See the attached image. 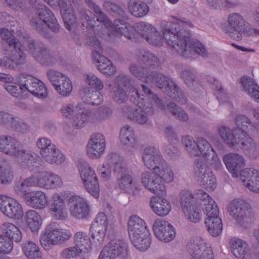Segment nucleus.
Wrapping results in <instances>:
<instances>
[{
	"label": "nucleus",
	"instance_id": "obj_1",
	"mask_svg": "<svg viewBox=\"0 0 259 259\" xmlns=\"http://www.w3.org/2000/svg\"><path fill=\"white\" fill-rule=\"evenodd\" d=\"M192 27L193 24L188 21L177 20L174 22H162L160 24L162 35L154 25L142 22L137 24L136 30L135 29V33L131 39L135 37L137 31L148 43L152 46H161L164 40L168 46L174 49L181 56L189 57L192 54L195 53L206 57L207 55V50L201 42L195 39H191L183 34L182 27Z\"/></svg>",
	"mask_w": 259,
	"mask_h": 259
},
{
	"label": "nucleus",
	"instance_id": "obj_2",
	"mask_svg": "<svg viewBox=\"0 0 259 259\" xmlns=\"http://www.w3.org/2000/svg\"><path fill=\"white\" fill-rule=\"evenodd\" d=\"M85 3L94 13L84 8L78 10L83 27L94 29L95 33L104 39H108L111 35L118 37L124 35L130 39L133 37L135 29L130 24L122 20H116L112 24L94 1L85 0Z\"/></svg>",
	"mask_w": 259,
	"mask_h": 259
},
{
	"label": "nucleus",
	"instance_id": "obj_3",
	"mask_svg": "<svg viewBox=\"0 0 259 259\" xmlns=\"http://www.w3.org/2000/svg\"><path fill=\"white\" fill-rule=\"evenodd\" d=\"M142 91L133 90L132 96L136 97L134 103L135 108L125 106L122 109V114L128 119L140 124L148 123L149 116L152 114L154 109L164 110L166 107L163 102L146 85L141 84Z\"/></svg>",
	"mask_w": 259,
	"mask_h": 259
},
{
	"label": "nucleus",
	"instance_id": "obj_4",
	"mask_svg": "<svg viewBox=\"0 0 259 259\" xmlns=\"http://www.w3.org/2000/svg\"><path fill=\"white\" fill-rule=\"evenodd\" d=\"M235 123L237 127L233 130L225 126L219 127L218 131L221 138L231 148L238 146L244 151L253 148V140L247 133L248 126L253 125L251 121L243 115H238L235 118Z\"/></svg>",
	"mask_w": 259,
	"mask_h": 259
},
{
	"label": "nucleus",
	"instance_id": "obj_5",
	"mask_svg": "<svg viewBox=\"0 0 259 259\" xmlns=\"http://www.w3.org/2000/svg\"><path fill=\"white\" fill-rule=\"evenodd\" d=\"M228 170L234 178L240 176L243 185L249 190L259 193V171L255 169L244 168L245 160L237 153H229L223 157Z\"/></svg>",
	"mask_w": 259,
	"mask_h": 259
},
{
	"label": "nucleus",
	"instance_id": "obj_6",
	"mask_svg": "<svg viewBox=\"0 0 259 259\" xmlns=\"http://www.w3.org/2000/svg\"><path fill=\"white\" fill-rule=\"evenodd\" d=\"M0 152L20 161L25 169L33 171L41 165V158L37 154L24 150L20 143L10 136H0Z\"/></svg>",
	"mask_w": 259,
	"mask_h": 259
},
{
	"label": "nucleus",
	"instance_id": "obj_7",
	"mask_svg": "<svg viewBox=\"0 0 259 259\" xmlns=\"http://www.w3.org/2000/svg\"><path fill=\"white\" fill-rule=\"evenodd\" d=\"M141 183L143 187L151 193L158 196L166 194V187L164 183H169L174 180L172 168L164 161L154 168L153 172L145 170L141 175Z\"/></svg>",
	"mask_w": 259,
	"mask_h": 259
},
{
	"label": "nucleus",
	"instance_id": "obj_8",
	"mask_svg": "<svg viewBox=\"0 0 259 259\" xmlns=\"http://www.w3.org/2000/svg\"><path fill=\"white\" fill-rule=\"evenodd\" d=\"M112 170L121 172L118 180L119 187L124 191L130 193L137 188V182L132 171L127 167L123 159L117 153H111L107 157V161L103 165L100 172L103 178L108 179Z\"/></svg>",
	"mask_w": 259,
	"mask_h": 259
},
{
	"label": "nucleus",
	"instance_id": "obj_9",
	"mask_svg": "<svg viewBox=\"0 0 259 259\" xmlns=\"http://www.w3.org/2000/svg\"><path fill=\"white\" fill-rule=\"evenodd\" d=\"M129 69L131 72L140 79L151 86H157L164 92H167L169 96L180 104L183 105L187 103L186 96L167 77L156 72H152L148 75L144 76V69L135 63L131 64Z\"/></svg>",
	"mask_w": 259,
	"mask_h": 259
},
{
	"label": "nucleus",
	"instance_id": "obj_10",
	"mask_svg": "<svg viewBox=\"0 0 259 259\" xmlns=\"http://www.w3.org/2000/svg\"><path fill=\"white\" fill-rule=\"evenodd\" d=\"M12 81L6 82L4 87L14 97L23 98L27 95L26 92L31 93L40 99H45L48 96L45 84L30 75H22L17 77L15 82Z\"/></svg>",
	"mask_w": 259,
	"mask_h": 259
},
{
	"label": "nucleus",
	"instance_id": "obj_11",
	"mask_svg": "<svg viewBox=\"0 0 259 259\" xmlns=\"http://www.w3.org/2000/svg\"><path fill=\"white\" fill-rule=\"evenodd\" d=\"M63 185V181L59 176L42 170L35 172L31 177L18 184L15 187V190L20 194L25 191L27 188L32 187L51 190L61 188Z\"/></svg>",
	"mask_w": 259,
	"mask_h": 259
},
{
	"label": "nucleus",
	"instance_id": "obj_12",
	"mask_svg": "<svg viewBox=\"0 0 259 259\" xmlns=\"http://www.w3.org/2000/svg\"><path fill=\"white\" fill-rule=\"evenodd\" d=\"M30 5L36 9L39 18H34L30 22L31 26L41 35L48 37L47 29L43 22L52 31H59L60 26L52 12L44 4L37 0H29Z\"/></svg>",
	"mask_w": 259,
	"mask_h": 259
},
{
	"label": "nucleus",
	"instance_id": "obj_13",
	"mask_svg": "<svg viewBox=\"0 0 259 259\" xmlns=\"http://www.w3.org/2000/svg\"><path fill=\"white\" fill-rule=\"evenodd\" d=\"M71 236L70 230L60 228L57 224L52 223L41 233L39 241L42 248L50 251L54 246L68 240Z\"/></svg>",
	"mask_w": 259,
	"mask_h": 259
},
{
	"label": "nucleus",
	"instance_id": "obj_14",
	"mask_svg": "<svg viewBox=\"0 0 259 259\" xmlns=\"http://www.w3.org/2000/svg\"><path fill=\"white\" fill-rule=\"evenodd\" d=\"M87 43L93 48L92 60L101 73L106 75H113L116 71V67L112 62L102 55V47L96 36L88 37Z\"/></svg>",
	"mask_w": 259,
	"mask_h": 259
},
{
	"label": "nucleus",
	"instance_id": "obj_15",
	"mask_svg": "<svg viewBox=\"0 0 259 259\" xmlns=\"http://www.w3.org/2000/svg\"><path fill=\"white\" fill-rule=\"evenodd\" d=\"M20 39L23 40V43H26L30 53L34 58L41 64L49 66L54 64L56 61L47 47L40 42H35L31 39L29 35L25 32H18Z\"/></svg>",
	"mask_w": 259,
	"mask_h": 259
},
{
	"label": "nucleus",
	"instance_id": "obj_16",
	"mask_svg": "<svg viewBox=\"0 0 259 259\" xmlns=\"http://www.w3.org/2000/svg\"><path fill=\"white\" fill-rule=\"evenodd\" d=\"M194 192L184 190L180 193V205L186 219L193 223L199 222L202 218L200 209L194 201Z\"/></svg>",
	"mask_w": 259,
	"mask_h": 259
},
{
	"label": "nucleus",
	"instance_id": "obj_17",
	"mask_svg": "<svg viewBox=\"0 0 259 259\" xmlns=\"http://www.w3.org/2000/svg\"><path fill=\"white\" fill-rule=\"evenodd\" d=\"M80 177L83 185L93 197L99 196V185L97 175L93 168L84 160H80L78 164Z\"/></svg>",
	"mask_w": 259,
	"mask_h": 259
},
{
	"label": "nucleus",
	"instance_id": "obj_18",
	"mask_svg": "<svg viewBox=\"0 0 259 259\" xmlns=\"http://www.w3.org/2000/svg\"><path fill=\"white\" fill-rule=\"evenodd\" d=\"M112 229L107 215L104 212H99L91 228L92 238L94 244L97 246L102 245L105 238L110 235Z\"/></svg>",
	"mask_w": 259,
	"mask_h": 259
},
{
	"label": "nucleus",
	"instance_id": "obj_19",
	"mask_svg": "<svg viewBox=\"0 0 259 259\" xmlns=\"http://www.w3.org/2000/svg\"><path fill=\"white\" fill-rule=\"evenodd\" d=\"M128 77L124 74L118 75L114 79L113 98L116 102L119 104L123 103L127 101L128 97L132 102L136 101L134 100L135 96H132V91L133 90H138L133 85H128ZM138 90L142 91V89Z\"/></svg>",
	"mask_w": 259,
	"mask_h": 259
},
{
	"label": "nucleus",
	"instance_id": "obj_20",
	"mask_svg": "<svg viewBox=\"0 0 259 259\" xmlns=\"http://www.w3.org/2000/svg\"><path fill=\"white\" fill-rule=\"evenodd\" d=\"M187 251L189 259H214L211 246L201 237H195L188 243Z\"/></svg>",
	"mask_w": 259,
	"mask_h": 259
},
{
	"label": "nucleus",
	"instance_id": "obj_21",
	"mask_svg": "<svg viewBox=\"0 0 259 259\" xmlns=\"http://www.w3.org/2000/svg\"><path fill=\"white\" fill-rule=\"evenodd\" d=\"M194 175L200 186L205 190L212 191L217 188L215 177L206 163L198 162L194 167Z\"/></svg>",
	"mask_w": 259,
	"mask_h": 259
},
{
	"label": "nucleus",
	"instance_id": "obj_22",
	"mask_svg": "<svg viewBox=\"0 0 259 259\" xmlns=\"http://www.w3.org/2000/svg\"><path fill=\"white\" fill-rule=\"evenodd\" d=\"M47 77L55 90L61 96H69L73 90V84L70 79L65 74L50 69L47 72Z\"/></svg>",
	"mask_w": 259,
	"mask_h": 259
},
{
	"label": "nucleus",
	"instance_id": "obj_23",
	"mask_svg": "<svg viewBox=\"0 0 259 259\" xmlns=\"http://www.w3.org/2000/svg\"><path fill=\"white\" fill-rule=\"evenodd\" d=\"M0 211L6 217L21 219L24 214L22 204L16 199L6 195H0Z\"/></svg>",
	"mask_w": 259,
	"mask_h": 259
},
{
	"label": "nucleus",
	"instance_id": "obj_24",
	"mask_svg": "<svg viewBox=\"0 0 259 259\" xmlns=\"http://www.w3.org/2000/svg\"><path fill=\"white\" fill-rule=\"evenodd\" d=\"M227 23L228 25L222 27L223 31L236 40L241 39V32L244 31L245 28L249 25L243 17L238 13L230 14L227 19Z\"/></svg>",
	"mask_w": 259,
	"mask_h": 259
},
{
	"label": "nucleus",
	"instance_id": "obj_25",
	"mask_svg": "<svg viewBox=\"0 0 259 259\" xmlns=\"http://www.w3.org/2000/svg\"><path fill=\"white\" fill-rule=\"evenodd\" d=\"M152 228L156 238L162 242H170L176 237L175 228L171 223L164 219L155 220Z\"/></svg>",
	"mask_w": 259,
	"mask_h": 259
},
{
	"label": "nucleus",
	"instance_id": "obj_26",
	"mask_svg": "<svg viewBox=\"0 0 259 259\" xmlns=\"http://www.w3.org/2000/svg\"><path fill=\"white\" fill-rule=\"evenodd\" d=\"M50 7L60 9L61 17L66 29L72 31L76 27V18L73 8L70 5L65 6L66 0H44Z\"/></svg>",
	"mask_w": 259,
	"mask_h": 259
},
{
	"label": "nucleus",
	"instance_id": "obj_27",
	"mask_svg": "<svg viewBox=\"0 0 259 259\" xmlns=\"http://www.w3.org/2000/svg\"><path fill=\"white\" fill-rule=\"evenodd\" d=\"M106 147V139L100 133L92 134L86 147L87 156L93 159L100 158L105 153Z\"/></svg>",
	"mask_w": 259,
	"mask_h": 259
},
{
	"label": "nucleus",
	"instance_id": "obj_28",
	"mask_svg": "<svg viewBox=\"0 0 259 259\" xmlns=\"http://www.w3.org/2000/svg\"><path fill=\"white\" fill-rule=\"evenodd\" d=\"M0 35L2 38L9 44L12 48V60L16 63H24L25 54L23 53L24 46L21 45L18 41H16L15 37L12 32L7 29H0Z\"/></svg>",
	"mask_w": 259,
	"mask_h": 259
},
{
	"label": "nucleus",
	"instance_id": "obj_29",
	"mask_svg": "<svg viewBox=\"0 0 259 259\" xmlns=\"http://www.w3.org/2000/svg\"><path fill=\"white\" fill-rule=\"evenodd\" d=\"M248 209V204L244 200L239 198L231 201L228 206L229 214L241 226L244 225L246 222Z\"/></svg>",
	"mask_w": 259,
	"mask_h": 259
},
{
	"label": "nucleus",
	"instance_id": "obj_30",
	"mask_svg": "<svg viewBox=\"0 0 259 259\" xmlns=\"http://www.w3.org/2000/svg\"><path fill=\"white\" fill-rule=\"evenodd\" d=\"M49 210L51 217L56 220H64L68 217L64 199L59 193H55L52 195Z\"/></svg>",
	"mask_w": 259,
	"mask_h": 259
},
{
	"label": "nucleus",
	"instance_id": "obj_31",
	"mask_svg": "<svg viewBox=\"0 0 259 259\" xmlns=\"http://www.w3.org/2000/svg\"><path fill=\"white\" fill-rule=\"evenodd\" d=\"M194 196L196 199L202 202L203 205V212L207 218L219 216V210L218 205L207 193L201 189H197L194 191Z\"/></svg>",
	"mask_w": 259,
	"mask_h": 259
},
{
	"label": "nucleus",
	"instance_id": "obj_32",
	"mask_svg": "<svg viewBox=\"0 0 259 259\" xmlns=\"http://www.w3.org/2000/svg\"><path fill=\"white\" fill-rule=\"evenodd\" d=\"M70 214L78 219L85 218L90 212V206L86 199L78 195H72L69 199Z\"/></svg>",
	"mask_w": 259,
	"mask_h": 259
},
{
	"label": "nucleus",
	"instance_id": "obj_33",
	"mask_svg": "<svg viewBox=\"0 0 259 259\" xmlns=\"http://www.w3.org/2000/svg\"><path fill=\"white\" fill-rule=\"evenodd\" d=\"M24 199L26 203L32 208L43 209L49 204L47 194L41 191H32L25 193Z\"/></svg>",
	"mask_w": 259,
	"mask_h": 259
},
{
	"label": "nucleus",
	"instance_id": "obj_34",
	"mask_svg": "<svg viewBox=\"0 0 259 259\" xmlns=\"http://www.w3.org/2000/svg\"><path fill=\"white\" fill-rule=\"evenodd\" d=\"M142 159L144 165L148 169H152L153 171L156 166L164 161L158 150L153 146H147L144 149Z\"/></svg>",
	"mask_w": 259,
	"mask_h": 259
},
{
	"label": "nucleus",
	"instance_id": "obj_35",
	"mask_svg": "<svg viewBox=\"0 0 259 259\" xmlns=\"http://www.w3.org/2000/svg\"><path fill=\"white\" fill-rule=\"evenodd\" d=\"M229 245L233 255L239 259H251V251L246 241L238 238H233Z\"/></svg>",
	"mask_w": 259,
	"mask_h": 259
},
{
	"label": "nucleus",
	"instance_id": "obj_36",
	"mask_svg": "<svg viewBox=\"0 0 259 259\" xmlns=\"http://www.w3.org/2000/svg\"><path fill=\"white\" fill-rule=\"evenodd\" d=\"M74 246L82 255L88 258L92 249V241L89 236L84 232H76L73 237Z\"/></svg>",
	"mask_w": 259,
	"mask_h": 259
},
{
	"label": "nucleus",
	"instance_id": "obj_37",
	"mask_svg": "<svg viewBox=\"0 0 259 259\" xmlns=\"http://www.w3.org/2000/svg\"><path fill=\"white\" fill-rule=\"evenodd\" d=\"M157 196L151 197L150 207L157 215L160 217H165L171 211V204L167 199Z\"/></svg>",
	"mask_w": 259,
	"mask_h": 259
},
{
	"label": "nucleus",
	"instance_id": "obj_38",
	"mask_svg": "<svg viewBox=\"0 0 259 259\" xmlns=\"http://www.w3.org/2000/svg\"><path fill=\"white\" fill-rule=\"evenodd\" d=\"M72 126L76 128H81L89 122H92V112L85 108V105L78 103L77 111L71 119Z\"/></svg>",
	"mask_w": 259,
	"mask_h": 259
},
{
	"label": "nucleus",
	"instance_id": "obj_39",
	"mask_svg": "<svg viewBox=\"0 0 259 259\" xmlns=\"http://www.w3.org/2000/svg\"><path fill=\"white\" fill-rule=\"evenodd\" d=\"M134 246L141 251H146L150 247L152 238L150 230L136 234L130 236Z\"/></svg>",
	"mask_w": 259,
	"mask_h": 259
},
{
	"label": "nucleus",
	"instance_id": "obj_40",
	"mask_svg": "<svg viewBox=\"0 0 259 259\" xmlns=\"http://www.w3.org/2000/svg\"><path fill=\"white\" fill-rule=\"evenodd\" d=\"M2 234L16 243L20 242L23 239V234L20 228L10 222H5L0 227Z\"/></svg>",
	"mask_w": 259,
	"mask_h": 259
},
{
	"label": "nucleus",
	"instance_id": "obj_41",
	"mask_svg": "<svg viewBox=\"0 0 259 259\" xmlns=\"http://www.w3.org/2000/svg\"><path fill=\"white\" fill-rule=\"evenodd\" d=\"M114 259L125 257L128 255L129 250L127 243L122 240H112L106 245Z\"/></svg>",
	"mask_w": 259,
	"mask_h": 259
},
{
	"label": "nucleus",
	"instance_id": "obj_42",
	"mask_svg": "<svg viewBox=\"0 0 259 259\" xmlns=\"http://www.w3.org/2000/svg\"><path fill=\"white\" fill-rule=\"evenodd\" d=\"M119 138L121 142L130 151L136 148L137 140L134 128L128 125H125L120 129Z\"/></svg>",
	"mask_w": 259,
	"mask_h": 259
},
{
	"label": "nucleus",
	"instance_id": "obj_43",
	"mask_svg": "<svg viewBox=\"0 0 259 259\" xmlns=\"http://www.w3.org/2000/svg\"><path fill=\"white\" fill-rule=\"evenodd\" d=\"M44 159L51 164L60 165L65 161L64 154L55 145L41 155Z\"/></svg>",
	"mask_w": 259,
	"mask_h": 259
},
{
	"label": "nucleus",
	"instance_id": "obj_44",
	"mask_svg": "<svg viewBox=\"0 0 259 259\" xmlns=\"http://www.w3.org/2000/svg\"><path fill=\"white\" fill-rule=\"evenodd\" d=\"M244 91L253 100L259 103V86L251 77L243 76L241 79Z\"/></svg>",
	"mask_w": 259,
	"mask_h": 259
},
{
	"label": "nucleus",
	"instance_id": "obj_45",
	"mask_svg": "<svg viewBox=\"0 0 259 259\" xmlns=\"http://www.w3.org/2000/svg\"><path fill=\"white\" fill-rule=\"evenodd\" d=\"M127 225L129 236L149 230L145 221L137 215L130 218Z\"/></svg>",
	"mask_w": 259,
	"mask_h": 259
},
{
	"label": "nucleus",
	"instance_id": "obj_46",
	"mask_svg": "<svg viewBox=\"0 0 259 259\" xmlns=\"http://www.w3.org/2000/svg\"><path fill=\"white\" fill-rule=\"evenodd\" d=\"M22 251L27 259H42L40 248L32 241H25L22 245Z\"/></svg>",
	"mask_w": 259,
	"mask_h": 259
},
{
	"label": "nucleus",
	"instance_id": "obj_47",
	"mask_svg": "<svg viewBox=\"0 0 259 259\" xmlns=\"http://www.w3.org/2000/svg\"><path fill=\"white\" fill-rule=\"evenodd\" d=\"M25 221L32 232H37L42 224L40 214L34 210H29L26 213Z\"/></svg>",
	"mask_w": 259,
	"mask_h": 259
},
{
	"label": "nucleus",
	"instance_id": "obj_48",
	"mask_svg": "<svg viewBox=\"0 0 259 259\" xmlns=\"http://www.w3.org/2000/svg\"><path fill=\"white\" fill-rule=\"evenodd\" d=\"M137 56L139 61L149 68H156L159 66L160 62L156 56L144 49L138 51Z\"/></svg>",
	"mask_w": 259,
	"mask_h": 259
},
{
	"label": "nucleus",
	"instance_id": "obj_49",
	"mask_svg": "<svg viewBox=\"0 0 259 259\" xmlns=\"http://www.w3.org/2000/svg\"><path fill=\"white\" fill-rule=\"evenodd\" d=\"M197 147L198 151V156H202L207 160L215 155V150L204 138L200 137L197 139Z\"/></svg>",
	"mask_w": 259,
	"mask_h": 259
},
{
	"label": "nucleus",
	"instance_id": "obj_50",
	"mask_svg": "<svg viewBox=\"0 0 259 259\" xmlns=\"http://www.w3.org/2000/svg\"><path fill=\"white\" fill-rule=\"evenodd\" d=\"M209 233L213 237L218 236L223 229L222 220L218 217L206 218L205 222Z\"/></svg>",
	"mask_w": 259,
	"mask_h": 259
},
{
	"label": "nucleus",
	"instance_id": "obj_51",
	"mask_svg": "<svg viewBox=\"0 0 259 259\" xmlns=\"http://www.w3.org/2000/svg\"><path fill=\"white\" fill-rule=\"evenodd\" d=\"M128 9L130 13L136 17H144L149 11V7L146 3L132 1L128 3Z\"/></svg>",
	"mask_w": 259,
	"mask_h": 259
},
{
	"label": "nucleus",
	"instance_id": "obj_52",
	"mask_svg": "<svg viewBox=\"0 0 259 259\" xmlns=\"http://www.w3.org/2000/svg\"><path fill=\"white\" fill-rule=\"evenodd\" d=\"M182 143L189 155L192 157L198 156L197 141H195L191 137L187 136L182 138Z\"/></svg>",
	"mask_w": 259,
	"mask_h": 259
},
{
	"label": "nucleus",
	"instance_id": "obj_53",
	"mask_svg": "<svg viewBox=\"0 0 259 259\" xmlns=\"http://www.w3.org/2000/svg\"><path fill=\"white\" fill-rule=\"evenodd\" d=\"M14 175L11 166L7 162L0 165V180L3 184H9L13 179Z\"/></svg>",
	"mask_w": 259,
	"mask_h": 259
},
{
	"label": "nucleus",
	"instance_id": "obj_54",
	"mask_svg": "<svg viewBox=\"0 0 259 259\" xmlns=\"http://www.w3.org/2000/svg\"><path fill=\"white\" fill-rule=\"evenodd\" d=\"M167 106L169 111L177 119L183 121H187L189 119L187 113L174 103H170Z\"/></svg>",
	"mask_w": 259,
	"mask_h": 259
},
{
	"label": "nucleus",
	"instance_id": "obj_55",
	"mask_svg": "<svg viewBox=\"0 0 259 259\" xmlns=\"http://www.w3.org/2000/svg\"><path fill=\"white\" fill-rule=\"evenodd\" d=\"M112 114V111L110 109L102 107L99 108L97 111L92 116V122H99L109 119Z\"/></svg>",
	"mask_w": 259,
	"mask_h": 259
},
{
	"label": "nucleus",
	"instance_id": "obj_56",
	"mask_svg": "<svg viewBox=\"0 0 259 259\" xmlns=\"http://www.w3.org/2000/svg\"><path fill=\"white\" fill-rule=\"evenodd\" d=\"M62 259H75L79 257L81 259H87L80 254L79 250L74 246L64 249L60 253Z\"/></svg>",
	"mask_w": 259,
	"mask_h": 259
},
{
	"label": "nucleus",
	"instance_id": "obj_57",
	"mask_svg": "<svg viewBox=\"0 0 259 259\" xmlns=\"http://www.w3.org/2000/svg\"><path fill=\"white\" fill-rule=\"evenodd\" d=\"M85 81L91 88L95 89L97 91H101L104 88L103 81L91 73L85 75Z\"/></svg>",
	"mask_w": 259,
	"mask_h": 259
},
{
	"label": "nucleus",
	"instance_id": "obj_58",
	"mask_svg": "<svg viewBox=\"0 0 259 259\" xmlns=\"http://www.w3.org/2000/svg\"><path fill=\"white\" fill-rule=\"evenodd\" d=\"M14 242L5 236L0 234V253L9 254L14 248Z\"/></svg>",
	"mask_w": 259,
	"mask_h": 259
},
{
	"label": "nucleus",
	"instance_id": "obj_59",
	"mask_svg": "<svg viewBox=\"0 0 259 259\" xmlns=\"http://www.w3.org/2000/svg\"><path fill=\"white\" fill-rule=\"evenodd\" d=\"M78 107V104L76 105L71 103L65 104L60 107V112L62 117L71 120Z\"/></svg>",
	"mask_w": 259,
	"mask_h": 259
},
{
	"label": "nucleus",
	"instance_id": "obj_60",
	"mask_svg": "<svg viewBox=\"0 0 259 259\" xmlns=\"http://www.w3.org/2000/svg\"><path fill=\"white\" fill-rule=\"evenodd\" d=\"M8 127H11L19 132H25L28 129V125L17 116L13 115V119L10 120Z\"/></svg>",
	"mask_w": 259,
	"mask_h": 259
},
{
	"label": "nucleus",
	"instance_id": "obj_61",
	"mask_svg": "<svg viewBox=\"0 0 259 259\" xmlns=\"http://www.w3.org/2000/svg\"><path fill=\"white\" fill-rule=\"evenodd\" d=\"M210 81L211 82L212 88L216 90L215 95L218 99L222 103L227 101L228 99L227 94L225 91L222 89L220 81L214 78H210Z\"/></svg>",
	"mask_w": 259,
	"mask_h": 259
},
{
	"label": "nucleus",
	"instance_id": "obj_62",
	"mask_svg": "<svg viewBox=\"0 0 259 259\" xmlns=\"http://www.w3.org/2000/svg\"><path fill=\"white\" fill-rule=\"evenodd\" d=\"M86 100L93 105H99L103 102V96L99 91H92L87 94Z\"/></svg>",
	"mask_w": 259,
	"mask_h": 259
},
{
	"label": "nucleus",
	"instance_id": "obj_63",
	"mask_svg": "<svg viewBox=\"0 0 259 259\" xmlns=\"http://www.w3.org/2000/svg\"><path fill=\"white\" fill-rule=\"evenodd\" d=\"M5 1L8 5L17 11L25 12L27 10L25 0H5Z\"/></svg>",
	"mask_w": 259,
	"mask_h": 259
},
{
	"label": "nucleus",
	"instance_id": "obj_64",
	"mask_svg": "<svg viewBox=\"0 0 259 259\" xmlns=\"http://www.w3.org/2000/svg\"><path fill=\"white\" fill-rule=\"evenodd\" d=\"M37 147L40 149V154L41 155L46 151L49 150L52 146L54 145L52 144L51 140L47 138H39L37 141Z\"/></svg>",
	"mask_w": 259,
	"mask_h": 259
}]
</instances>
